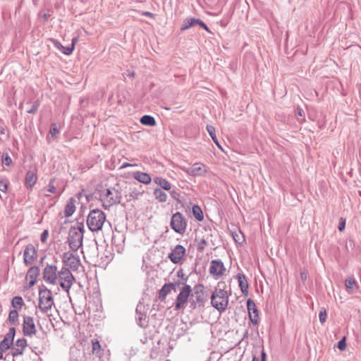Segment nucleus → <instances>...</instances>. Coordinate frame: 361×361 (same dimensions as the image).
<instances>
[{
	"instance_id": "obj_1",
	"label": "nucleus",
	"mask_w": 361,
	"mask_h": 361,
	"mask_svg": "<svg viewBox=\"0 0 361 361\" xmlns=\"http://www.w3.org/2000/svg\"><path fill=\"white\" fill-rule=\"evenodd\" d=\"M99 200L102 203V207L105 209H109L113 205L121 202L122 198L121 188L116 183L113 186H109L99 192Z\"/></svg>"
},
{
	"instance_id": "obj_2",
	"label": "nucleus",
	"mask_w": 361,
	"mask_h": 361,
	"mask_svg": "<svg viewBox=\"0 0 361 361\" xmlns=\"http://www.w3.org/2000/svg\"><path fill=\"white\" fill-rule=\"evenodd\" d=\"M220 286L221 284L219 283V288L213 291L211 295V304L219 312H223L228 307L229 294L224 287L220 288Z\"/></svg>"
},
{
	"instance_id": "obj_3",
	"label": "nucleus",
	"mask_w": 361,
	"mask_h": 361,
	"mask_svg": "<svg viewBox=\"0 0 361 361\" xmlns=\"http://www.w3.org/2000/svg\"><path fill=\"white\" fill-rule=\"evenodd\" d=\"M105 221V214L100 209H94L87 216V225L91 231L98 232L102 229Z\"/></svg>"
},
{
	"instance_id": "obj_4",
	"label": "nucleus",
	"mask_w": 361,
	"mask_h": 361,
	"mask_svg": "<svg viewBox=\"0 0 361 361\" xmlns=\"http://www.w3.org/2000/svg\"><path fill=\"white\" fill-rule=\"evenodd\" d=\"M84 231V225L81 223L70 228L68 243L72 250L77 251L82 245Z\"/></svg>"
},
{
	"instance_id": "obj_5",
	"label": "nucleus",
	"mask_w": 361,
	"mask_h": 361,
	"mask_svg": "<svg viewBox=\"0 0 361 361\" xmlns=\"http://www.w3.org/2000/svg\"><path fill=\"white\" fill-rule=\"evenodd\" d=\"M52 293L46 287L39 290V308L44 312H47L54 305Z\"/></svg>"
},
{
	"instance_id": "obj_6",
	"label": "nucleus",
	"mask_w": 361,
	"mask_h": 361,
	"mask_svg": "<svg viewBox=\"0 0 361 361\" xmlns=\"http://www.w3.org/2000/svg\"><path fill=\"white\" fill-rule=\"evenodd\" d=\"M186 280L187 278H185L183 279L184 281L179 282L178 283V286L183 285V287L181 288L180 291L178 295L175 302V309L176 310L185 309V304L187 303L188 298L192 292L190 286L185 283V281Z\"/></svg>"
},
{
	"instance_id": "obj_7",
	"label": "nucleus",
	"mask_w": 361,
	"mask_h": 361,
	"mask_svg": "<svg viewBox=\"0 0 361 361\" xmlns=\"http://www.w3.org/2000/svg\"><path fill=\"white\" fill-rule=\"evenodd\" d=\"M170 226L176 233L183 235L186 231L188 223L184 216L177 212L172 215Z\"/></svg>"
},
{
	"instance_id": "obj_8",
	"label": "nucleus",
	"mask_w": 361,
	"mask_h": 361,
	"mask_svg": "<svg viewBox=\"0 0 361 361\" xmlns=\"http://www.w3.org/2000/svg\"><path fill=\"white\" fill-rule=\"evenodd\" d=\"M75 278L71 271L66 267H63L59 270V279L58 283L67 293L69 292Z\"/></svg>"
},
{
	"instance_id": "obj_9",
	"label": "nucleus",
	"mask_w": 361,
	"mask_h": 361,
	"mask_svg": "<svg viewBox=\"0 0 361 361\" xmlns=\"http://www.w3.org/2000/svg\"><path fill=\"white\" fill-rule=\"evenodd\" d=\"M62 262L73 270H77L81 264L79 256L71 252L63 254Z\"/></svg>"
},
{
	"instance_id": "obj_10",
	"label": "nucleus",
	"mask_w": 361,
	"mask_h": 361,
	"mask_svg": "<svg viewBox=\"0 0 361 361\" xmlns=\"http://www.w3.org/2000/svg\"><path fill=\"white\" fill-rule=\"evenodd\" d=\"M43 278L44 281L50 284H56V266L47 264L43 270Z\"/></svg>"
},
{
	"instance_id": "obj_11",
	"label": "nucleus",
	"mask_w": 361,
	"mask_h": 361,
	"mask_svg": "<svg viewBox=\"0 0 361 361\" xmlns=\"http://www.w3.org/2000/svg\"><path fill=\"white\" fill-rule=\"evenodd\" d=\"M37 259V250L34 245L29 244L24 250V263L27 265H33Z\"/></svg>"
},
{
	"instance_id": "obj_12",
	"label": "nucleus",
	"mask_w": 361,
	"mask_h": 361,
	"mask_svg": "<svg viewBox=\"0 0 361 361\" xmlns=\"http://www.w3.org/2000/svg\"><path fill=\"white\" fill-rule=\"evenodd\" d=\"M145 192V190L141 185L133 183L130 185L129 193L126 195L128 201L138 200Z\"/></svg>"
},
{
	"instance_id": "obj_13",
	"label": "nucleus",
	"mask_w": 361,
	"mask_h": 361,
	"mask_svg": "<svg viewBox=\"0 0 361 361\" xmlns=\"http://www.w3.org/2000/svg\"><path fill=\"white\" fill-rule=\"evenodd\" d=\"M226 271L224 265L221 260H212L209 267V273L216 279L222 276Z\"/></svg>"
},
{
	"instance_id": "obj_14",
	"label": "nucleus",
	"mask_w": 361,
	"mask_h": 361,
	"mask_svg": "<svg viewBox=\"0 0 361 361\" xmlns=\"http://www.w3.org/2000/svg\"><path fill=\"white\" fill-rule=\"evenodd\" d=\"M185 253V249L180 245H177L172 252L169 254V258L174 264H178L180 262Z\"/></svg>"
},
{
	"instance_id": "obj_15",
	"label": "nucleus",
	"mask_w": 361,
	"mask_h": 361,
	"mask_svg": "<svg viewBox=\"0 0 361 361\" xmlns=\"http://www.w3.org/2000/svg\"><path fill=\"white\" fill-rule=\"evenodd\" d=\"M183 170L192 176H202L207 171L205 166L201 163H195L191 167L184 168Z\"/></svg>"
},
{
	"instance_id": "obj_16",
	"label": "nucleus",
	"mask_w": 361,
	"mask_h": 361,
	"mask_svg": "<svg viewBox=\"0 0 361 361\" xmlns=\"http://www.w3.org/2000/svg\"><path fill=\"white\" fill-rule=\"evenodd\" d=\"M39 274V269L36 265H32L27 271L25 279L29 284V286L31 287L33 286L37 279V276Z\"/></svg>"
},
{
	"instance_id": "obj_17",
	"label": "nucleus",
	"mask_w": 361,
	"mask_h": 361,
	"mask_svg": "<svg viewBox=\"0 0 361 361\" xmlns=\"http://www.w3.org/2000/svg\"><path fill=\"white\" fill-rule=\"evenodd\" d=\"M247 307L250 321L255 324H257L258 311L254 301L252 300L251 299H248L247 301Z\"/></svg>"
},
{
	"instance_id": "obj_18",
	"label": "nucleus",
	"mask_w": 361,
	"mask_h": 361,
	"mask_svg": "<svg viewBox=\"0 0 361 361\" xmlns=\"http://www.w3.org/2000/svg\"><path fill=\"white\" fill-rule=\"evenodd\" d=\"M36 332L34 320L30 317H24V335L31 336Z\"/></svg>"
},
{
	"instance_id": "obj_19",
	"label": "nucleus",
	"mask_w": 361,
	"mask_h": 361,
	"mask_svg": "<svg viewBox=\"0 0 361 361\" xmlns=\"http://www.w3.org/2000/svg\"><path fill=\"white\" fill-rule=\"evenodd\" d=\"M176 283H165L159 292V299L161 301H164L167 295L171 293L172 290H175Z\"/></svg>"
},
{
	"instance_id": "obj_20",
	"label": "nucleus",
	"mask_w": 361,
	"mask_h": 361,
	"mask_svg": "<svg viewBox=\"0 0 361 361\" xmlns=\"http://www.w3.org/2000/svg\"><path fill=\"white\" fill-rule=\"evenodd\" d=\"M133 177L138 182L144 184H149L152 181V178L147 173L141 171H135L133 173Z\"/></svg>"
},
{
	"instance_id": "obj_21",
	"label": "nucleus",
	"mask_w": 361,
	"mask_h": 361,
	"mask_svg": "<svg viewBox=\"0 0 361 361\" xmlns=\"http://www.w3.org/2000/svg\"><path fill=\"white\" fill-rule=\"evenodd\" d=\"M37 180L36 172L34 171H29L26 173L25 176V185L29 190H32L33 186L35 185Z\"/></svg>"
},
{
	"instance_id": "obj_22",
	"label": "nucleus",
	"mask_w": 361,
	"mask_h": 361,
	"mask_svg": "<svg viewBox=\"0 0 361 361\" xmlns=\"http://www.w3.org/2000/svg\"><path fill=\"white\" fill-rule=\"evenodd\" d=\"M239 286L243 295H247L248 294V282L245 275L238 274L237 276Z\"/></svg>"
},
{
	"instance_id": "obj_23",
	"label": "nucleus",
	"mask_w": 361,
	"mask_h": 361,
	"mask_svg": "<svg viewBox=\"0 0 361 361\" xmlns=\"http://www.w3.org/2000/svg\"><path fill=\"white\" fill-rule=\"evenodd\" d=\"M75 200L71 198L68 200L64 209V214L66 217L72 216L75 211Z\"/></svg>"
},
{
	"instance_id": "obj_24",
	"label": "nucleus",
	"mask_w": 361,
	"mask_h": 361,
	"mask_svg": "<svg viewBox=\"0 0 361 361\" xmlns=\"http://www.w3.org/2000/svg\"><path fill=\"white\" fill-rule=\"evenodd\" d=\"M345 286L348 293H353L354 288H357V283L353 277H348L345 281Z\"/></svg>"
},
{
	"instance_id": "obj_25",
	"label": "nucleus",
	"mask_w": 361,
	"mask_h": 361,
	"mask_svg": "<svg viewBox=\"0 0 361 361\" xmlns=\"http://www.w3.org/2000/svg\"><path fill=\"white\" fill-rule=\"evenodd\" d=\"M154 182L165 190H170L171 188V183L166 179L161 177L154 178Z\"/></svg>"
},
{
	"instance_id": "obj_26",
	"label": "nucleus",
	"mask_w": 361,
	"mask_h": 361,
	"mask_svg": "<svg viewBox=\"0 0 361 361\" xmlns=\"http://www.w3.org/2000/svg\"><path fill=\"white\" fill-rule=\"evenodd\" d=\"M198 23H200L199 19H196L195 18H186L182 25L181 30L183 31L189 29L190 27H194L198 25Z\"/></svg>"
},
{
	"instance_id": "obj_27",
	"label": "nucleus",
	"mask_w": 361,
	"mask_h": 361,
	"mask_svg": "<svg viewBox=\"0 0 361 361\" xmlns=\"http://www.w3.org/2000/svg\"><path fill=\"white\" fill-rule=\"evenodd\" d=\"M155 199L160 202H165L167 200V195L160 188H156L154 190Z\"/></svg>"
},
{
	"instance_id": "obj_28",
	"label": "nucleus",
	"mask_w": 361,
	"mask_h": 361,
	"mask_svg": "<svg viewBox=\"0 0 361 361\" xmlns=\"http://www.w3.org/2000/svg\"><path fill=\"white\" fill-rule=\"evenodd\" d=\"M59 133H60V130H59L56 124V123L51 124L50 130H49V135L47 136L48 141L50 142L51 139L55 140L58 137Z\"/></svg>"
},
{
	"instance_id": "obj_29",
	"label": "nucleus",
	"mask_w": 361,
	"mask_h": 361,
	"mask_svg": "<svg viewBox=\"0 0 361 361\" xmlns=\"http://www.w3.org/2000/svg\"><path fill=\"white\" fill-rule=\"evenodd\" d=\"M140 123L142 125L148 126H154L156 124V121L154 117L145 115L140 118Z\"/></svg>"
},
{
	"instance_id": "obj_30",
	"label": "nucleus",
	"mask_w": 361,
	"mask_h": 361,
	"mask_svg": "<svg viewBox=\"0 0 361 361\" xmlns=\"http://www.w3.org/2000/svg\"><path fill=\"white\" fill-rule=\"evenodd\" d=\"M207 130L208 132V133L209 134V135L211 136L212 139L213 140V141L215 142V144L219 147V148H221L219 142H218V140H217V137L216 136V130H215V128L212 126H210V125H207Z\"/></svg>"
},
{
	"instance_id": "obj_31",
	"label": "nucleus",
	"mask_w": 361,
	"mask_h": 361,
	"mask_svg": "<svg viewBox=\"0 0 361 361\" xmlns=\"http://www.w3.org/2000/svg\"><path fill=\"white\" fill-rule=\"evenodd\" d=\"M192 214L197 221H202L204 218L202 211L197 205H194L192 207Z\"/></svg>"
},
{
	"instance_id": "obj_32",
	"label": "nucleus",
	"mask_w": 361,
	"mask_h": 361,
	"mask_svg": "<svg viewBox=\"0 0 361 361\" xmlns=\"http://www.w3.org/2000/svg\"><path fill=\"white\" fill-rule=\"evenodd\" d=\"M54 45L56 47H57L59 50H61L63 54L66 55H70L73 52V47H63L61 43H59L57 41L54 42Z\"/></svg>"
},
{
	"instance_id": "obj_33",
	"label": "nucleus",
	"mask_w": 361,
	"mask_h": 361,
	"mask_svg": "<svg viewBox=\"0 0 361 361\" xmlns=\"http://www.w3.org/2000/svg\"><path fill=\"white\" fill-rule=\"evenodd\" d=\"M12 306L14 310L20 309L23 304V299L20 296L14 297L11 302Z\"/></svg>"
},
{
	"instance_id": "obj_34",
	"label": "nucleus",
	"mask_w": 361,
	"mask_h": 361,
	"mask_svg": "<svg viewBox=\"0 0 361 361\" xmlns=\"http://www.w3.org/2000/svg\"><path fill=\"white\" fill-rule=\"evenodd\" d=\"M18 314L17 310H11L9 312L8 321L11 324H13L18 319Z\"/></svg>"
},
{
	"instance_id": "obj_35",
	"label": "nucleus",
	"mask_w": 361,
	"mask_h": 361,
	"mask_svg": "<svg viewBox=\"0 0 361 361\" xmlns=\"http://www.w3.org/2000/svg\"><path fill=\"white\" fill-rule=\"evenodd\" d=\"M17 345L18 347H21V349L18 348V349L13 350L12 352L13 357H18L23 353V341L20 339H18L17 341Z\"/></svg>"
},
{
	"instance_id": "obj_36",
	"label": "nucleus",
	"mask_w": 361,
	"mask_h": 361,
	"mask_svg": "<svg viewBox=\"0 0 361 361\" xmlns=\"http://www.w3.org/2000/svg\"><path fill=\"white\" fill-rule=\"evenodd\" d=\"M53 180H51L48 188H44L43 190V192L44 193L45 196H49V193H55L56 192V188L52 185Z\"/></svg>"
},
{
	"instance_id": "obj_37",
	"label": "nucleus",
	"mask_w": 361,
	"mask_h": 361,
	"mask_svg": "<svg viewBox=\"0 0 361 361\" xmlns=\"http://www.w3.org/2000/svg\"><path fill=\"white\" fill-rule=\"evenodd\" d=\"M11 342L8 341V338H4L1 343H0V350L1 351H6L8 350L10 347Z\"/></svg>"
},
{
	"instance_id": "obj_38",
	"label": "nucleus",
	"mask_w": 361,
	"mask_h": 361,
	"mask_svg": "<svg viewBox=\"0 0 361 361\" xmlns=\"http://www.w3.org/2000/svg\"><path fill=\"white\" fill-rule=\"evenodd\" d=\"M92 343V352L93 353L98 354L101 350V345L97 340H93Z\"/></svg>"
},
{
	"instance_id": "obj_39",
	"label": "nucleus",
	"mask_w": 361,
	"mask_h": 361,
	"mask_svg": "<svg viewBox=\"0 0 361 361\" xmlns=\"http://www.w3.org/2000/svg\"><path fill=\"white\" fill-rule=\"evenodd\" d=\"M1 161L2 164L6 166H9L12 161L11 158L7 153H5L2 155Z\"/></svg>"
},
{
	"instance_id": "obj_40",
	"label": "nucleus",
	"mask_w": 361,
	"mask_h": 361,
	"mask_svg": "<svg viewBox=\"0 0 361 361\" xmlns=\"http://www.w3.org/2000/svg\"><path fill=\"white\" fill-rule=\"evenodd\" d=\"M15 335V329L13 327L10 328L8 333L6 334L4 338H8V341L11 343Z\"/></svg>"
},
{
	"instance_id": "obj_41",
	"label": "nucleus",
	"mask_w": 361,
	"mask_h": 361,
	"mask_svg": "<svg viewBox=\"0 0 361 361\" xmlns=\"http://www.w3.org/2000/svg\"><path fill=\"white\" fill-rule=\"evenodd\" d=\"M346 347L345 337H343L338 343V348L340 350H344Z\"/></svg>"
},
{
	"instance_id": "obj_42",
	"label": "nucleus",
	"mask_w": 361,
	"mask_h": 361,
	"mask_svg": "<svg viewBox=\"0 0 361 361\" xmlns=\"http://www.w3.org/2000/svg\"><path fill=\"white\" fill-rule=\"evenodd\" d=\"M319 321L322 324L326 322V310H321L319 314Z\"/></svg>"
},
{
	"instance_id": "obj_43",
	"label": "nucleus",
	"mask_w": 361,
	"mask_h": 361,
	"mask_svg": "<svg viewBox=\"0 0 361 361\" xmlns=\"http://www.w3.org/2000/svg\"><path fill=\"white\" fill-rule=\"evenodd\" d=\"M38 107H39V103L37 102H35L33 104L32 107L30 108V109H28L27 111L29 114H35L37 111Z\"/></svg>"
},
{
	"instance_id": "obj_44",
	"label": "nucleus",
	"mask_w": 361,
	"mask_h": 361,
	"mask_svg": "<svg viewBox=\"0 0 361 361\" xmlns=\"http://www.w3.org/2000/svg\"><path fill=\"white\" fill-rule=\"evenodd\" d=\"M345 221L343 218H341L339 225H338V230L340 231H343L345 229Z\"/></svg>"
},
{
	"instance_id": "obj_45",
	"label": "nucleus",
	"mask_w": 361,
	"mask_h": 361,
	"mask_svg": "<svg viewBox=\"0 0 361 361\" xmlns=\"http://www.w3.org/2000/svg\"><path fill=\"white\" fill-rule=\"evenodd\" d=\"M7 190V184L4 181H0V191L5 192Z\"/></svg>"
},
{
	"instance_id": "obj_46",
	"label": "nucleus",
	"mask_w": 361,
	"mask_h": 361,
	"mask_svg": "<svg viewBox=\"0 0 361 361\" xmlns=\"http://www.w3.org/2000/svg\"><path fill=\"white\" fill-rule=\"evenodd\" d=\"M48 236V231H44L43 233L41 235V240L42 242H45Z\"/></svg>"
},
{
	"instance_id": "obj_47",
	"label": "nucleus",
	"mask_w": 361,
	"mask_h": 361,
	"mask_svg": "<svg viewBox=\"0 0 361 361\" xmlns=\"http://www.w3.org/2000/svg\"><path fill=\"white\" fill-rule=\"evenodd\" d=\"M198 25L203 27L205 30L209 31L208 27L200 20H199Z\"/></svg>"
},
{
	"instance_id": "obj_48",
	"label": "nucleus",
	"mask_w": 361,
	"mask_h": 361,
	"mask_svg": "<svg viewBox=\"0 0 361 361\" xmlns=\"http://www.w3.org/2000/svg\"><path fill=\"white\" fill-rule=\"evenodd\" d=\"M303 114H304V112H303L302 109H301L299 107L297 108V109H296V114H297L298 116L302 117L303 116Z\"/></svg>"
},
{
	"instance_id": "obj_49",
	"label": "nucleus",
	"mask_w": 361,
	"mask_h": 361,
	"mask_svg": "<svg viewBox=\"0 0 361 361\" xmlns=\"http://www.w3.org/2000/svg\"><path fill=\"white\" fill-rule=\"evenodd\" d=\"M137 166V164H129V163H123L121 168V169H124V168H126V167H128V166Z\"/></svg>"
},
{
	"instance_id": "obj_50",
	"label": "nucleus",
	"mask_w": 361,
	"mask_h": 361,
	"mask_svg": "<svg viewBox=\"0 0 361 361\" xmlns=\"http://www.w3.org/2000/svg\"><path fill=\"white\" fill-rule=\"evenodd\" d=\"M78 42V38L77 37H73L72 39V44H71V46L70 47H73V50L74 49V47L75 45V44L77 43Z\"/></svg>"
},
{
	"instance_id": "obj_51",
	"label": "nucleus",
	"mask_w": 361,
	"mask_h": 361,
	"mask_svg": "<svg viewBox=\"0 0 361 361\" xmlns=\"http://www.w3.org/2000/svg\"><path fill=\"white\" fill-rule=\"evenodd\" d=\"M142 15L146 16H150V17H152L154 16L153 13H152L149 11L142 12Z\"/></svg>"
},
{
	"instance_id": "obj_52",
	"label": "nucleus",
	"mask_w": 361,
	"mask_h": 361,
	"mask_svg": "<svg viewBox=\"0 0 361 361\" xmlns=\"http://www.w3.org/2000/svg\"><path fill=\"white\" fill-rule=\"evenodd\" d=\"M266 360V353L262 351L261 354V361H265Z\"/></svg>"
},
{
	"instance_id": "obj_53",
	"label": "nucleus",
	"mask_w": 361,
	"mask_h": 361,
	"mask_svg": "<svg viewBox=\"0 0 361 361\" xmlns=\"http://www.w3.org/2000/svg\"><path fill=\"white\" fill-rule=\"evenodd\" d=\"M177 274H178V277L183 278V275H184V274H183V273L182 272V271H178Z\"/></svg>"
},
{
	"instance_id": "obj_54",
	"label": "nucleus",
	"mask_w": 361,
	"mask_h": 361,
	"mask_svg": "<svg viewBox=\"0 0 361 361\" xmlns=\"http://www.w3.org/2000/svg\"><path fill=\"white\" fill-rule=\"evenodd\" d=\"M126 75L128 77H133L135 75V73L134 72H129V73H126Z\"/></svg>"
},
{
	"instance_id": "obj_55",
	"label": "nucleus",
	"mask_w": 361,
	"mask_h": 361,
	"mask_svg": "<svg viewBox=\"0 0 361 361\" xmlns=\"http://www.w3.org/2000/svg\"><path fill=\"white\" fill-rule=\"evenodd\" d=\"M59 279V271H58V269H56V284L58 283Z\"/></svg>"
},
{
	"instance_id": "obj_56",
	"label": "nucleus",
	"mask_w": 361,
	"mask_h": 361,
	"mask_svg": "<svg viewBox=\"0 0 361 361\" xmlns=\"http://www.w3.org/2000/svg\"><path fill=\"white\" fill-rule=\"evenodd\" d=\"M18 249H19V245H18V242L14 247L15 252H18Z\"/></svg>"
},
{
	"instance_id": "obj_57",
	"label": "nucleus",
	"mask_w": 361,
	"mask_h": 361,
	"mask_svg": "<svg viewBox=\"0 0 361 361\" xmlns=\"http://www.w3.org/2000/svg\"><path fill=\"white\" fill-rule=\"evenodd\" d=\"M301 277H302V279H304L306 278V275L304 273H302L301 274Z\"/></svg>"
},
{
	"instance_id": "obj_58",
	"label": "nucleus",
	"mask_w": 361,
	"mask_h": 361,
	"mask_svg": "<svg viewBox=\"0 0 361 361\" xmlns=\"http://www.w3.org/2000/svg\"><path fill=\"white\" fill-rule=\"evenodd\" d=\"M48 17H49V16H48L47 14H46V13H45V14H44V18L45 20H47V19H48Z\"/></svg>"
},
{
	"instance_id": "obj_59",
	"label": "nucleus",
	"mask_w": 361,
	"mask_h": 361,
	"mask_svg": "<svg viewBox=\"0 0 361 361\" xmlns=\"http://www.w3.org/2000/svg\"><path fill=\"white\" fill-rule=\"evenodd\" d=\"M252 361H259L256 357H254Z\"/></svg>"
},
{
	"instance_id": "obj_60",
	"label": "nucleus",
	"mask_w": 361,
	"mask_h": 361,
	"mask_svg": "<svg viewBox=\"0 0 361 361\" xmlns=\"http://www.w3.org/2000/svg\"><path fill=\"white\" fill-rule=\"evenodd\" d=\"M26 345H27L26 341L24 339V344H23L24 348H25Z\"/></svg>"
}]
</instances>
